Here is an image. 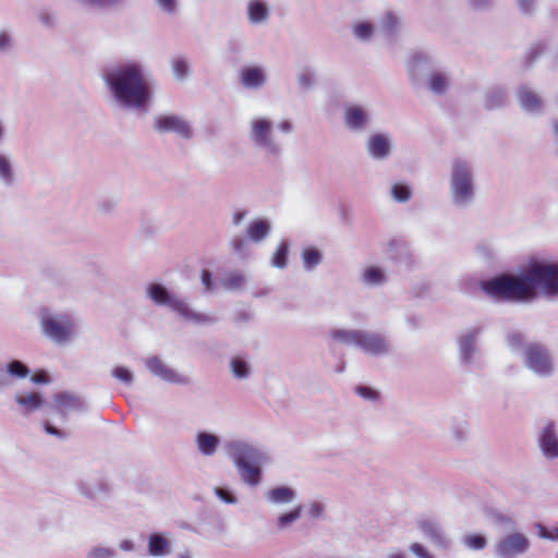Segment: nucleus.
<instances>
[{"label":"nucleus","mask_w":558,"mask_h":558,"mask_svg":"<svg viewBox=\"0 0 558 558\" xmlns=\"http://www.w3.org/2000/svg\"><path fill=\"white\" fill-rule=\"evenodd\" d=\"M201 281L204 286L205 293H213L217 290V284L213 278V272L209 269L204 268L201 271Z\"/></svg>","instance_id":"obj_54"},{"label":"nucleus","mask_w":558,"mask_h":558,"mask_svg":"<svg viewBox=\"0 0 558 558\" xmlns=\"http://www.w3.org/2000/svg\"><path fill=\"white\" fill-rule=\"evenodd\" d=\"M16 172L11 156L0 151V183L5 187H12L16 184Z\"/></svg>","instance_id":"obj_31"},{"label":"nucleus","mask_w":558,"mask_h":558,"mask_svg":"<svg viewBox=\"0 0 558 558\" xmlns=\"http://www.w3.org/2000/svg\"><path fill=\"white\" fill-rule=\"evenodd\" d=\"M476 284L480 286V281H476V279L472 277H463L459 281V289L464 293H470L476 287Z\"/></svg>","instance_id":"obj_60"},{"label":"nucleus","mask_w":558,"mask_h":558,"mask_svg":"<svg viewBox=\"0 0 558 558\" xmlns=\"http://www.w3.org/2000/svg\"><path fill=\"white\" fill-rule=\"evenodd\" d=\"M475 252L480 258L487 264H493L496 259V252L492 244L487 242H480L475 246Z\"/></svg>","instance_id":"obj_47"},{"label":"nucleus","mask_w":558,"mask_h":558,"mask_svg":"<svg viewBox=\"0 0 558 558\" xmlns=\"http://www.w3.org/2000/svg\"><path fill=\"white\" fill-rule=\"evenodd\" d=\"M78 490L84 497H86L90 500L96 499V490H95L93 484L86 483V482H80Z\"/></svg>","instance_id":"obj_61"},{"label":"nucleus","mask_w":558,"mask_h":558,"mask_svg":"<svg viewBox=\"0 0 558 558\" xmlns=\"http://www.w3.org/2000/svg\"><path fill=\"white\" fill-rule=\"evenodd\" d=\"M171 70L175 80L180 82L186 81L191 73L190 63L183 57H175L171 59Z\"/></svg>","instance_id":"obj_38"},{"label":"nucleus","mask_w":558,"mask_h":558,"mask_svg":"<svg viewBox=\"0 0 558 558\" xmlns=\"http://www.w3.org/2000/svg\"><path fill=\"white\" fill-rule=\"evenodd\" d=\"M81 1L86 4L93 5V7H97V8H101V9H110V8H116V7L120 5L125 0H81Z\"/></svg>","instance_id":"obj_58"},{"label":"nucleus","mask_w":558,"mask_h":558,"mask_svg":"<svg viewBox=\"0 0 558 558\" xmlns=\"http://www.w3.org/2000/svg\"><path fill=\"white\" fill-rule=\"evenodd\" d=\"M43 335L58 345L70 342L75 336L73 317L68 313L52 312L43 307L38 313Z\"/></svg>","instance_id":"obj_8"},{"label":"nucleus","mask_w":558,"mask_h":558,"mask_svg":"<svg viewBox=\"0 0 558 558\" xmlns=\"http://www.w3.org/2000/svg\"><path fill=\"white\" fill-rule=\"evenodd\" d=\"M266 82V71L260 65H246L240 71V83L247 89H259Z\"/></svg>","instance_id":"obj_22"},{"label":"nucleus","mask_w":558,"mask_h":558,"mask_svg":"<svg viewBox=\"0 0 558 558\" xmlns=\"http://www.w3.org/2000/svg\"><path fill=\"white\" fill-rule=\"evenodd\" d=\"M508 104V92L505 86L494 85L484 94V107L488 111L501 109Z\"/></svg>","instance_id":"obj_24"},{"label":"nucleus","mask_w":558,"mask_h":558,"mask_svg":"<svg viewBox=\"0 0 558 558\" xmlns=\"http://www.w3.org/2000/svg\"><path fill=\"white\" fill-rule=\"evenodd\" d=\"M54 404H49L48 409L56 411L62 421L68 420L70 411H86L85 402L76 395L69 391H60L53 396Z\"/></svg>","instance_id":"obj_16"},{"label":"nucleus","mask_w":558,"mask_h":558,"mask_svg":"<svg viewBox=\"0 0 558 558\" xmlns=\"http://www.w3.org/2000/svg\"><path fill=\"white\" fill-rule=\"evenodd\" d=\"M225 449L245 484L256 486L262 482V466L269 461L266 452L242 440L229 441L226 444Z\"/></svg>","instance_id":"obj_3"},{"label":"nucleus","mask_w":558,"mask_h":558,"mask_svg":"<svg viewBox=\"0 0 558 558\" xmlns=\"http://www.w3.org/2000/svg\"><path fill=\"white\" fill-rule=\"evenodd\" d=\"M111 376L128 387L132 386L135 379L133 372L129 367L122 365L113 367L111 369Z\"/></svg>","instance_id":"obj_45"},{"label":"nucleus","mask_w":558,"mask_h":558,"mask_svg":"<svg viewBox=\"0 0 558 558\" xmlns=\"http://www.w3.org/2000/svg\"><path fill=\"white\" fill-rule=\"evenodd\" d=\"M171 542L161 532L150 533L148 536L147 550L153 557H165L170 554Z\"/></svg>","instance_id":"obj_27"},{"label":"nucleus","mask_w":558,"mask_h":558,"mask_svg":"<svg viewBox=\"0 0 558 558\" xmlns=\"http://www.w3.org/2000/svg\"><path fill=\"white\" fill-rule=\"evenodd\" d=\"M118 551L111 547L101 545L93 546L85 555V558H117Z\"/></svg>","instance_id":"obj_46"},{"label":"nucleus","mask_w":558,"mask_h":558,"mask_svg":"<svg viewBox=\"0 0 558 558\" xmlns=\"http://www.w3.org/2000/svg\"><path fill=\"white\" fill-rule=\"evenodd\" d=\"M3 369L8 378L11 376L23 379L32 373L31 368L23 361L16 359L9 361Z\"/></svg>","instance_id":"obj_36"},{"label":"nucleus","mask_w":558,"mask_h":558,"mask_svg":"<svg viewBox=\"0 0 558 558\" xmlns=\"http://www.w3.org/2000/svg\"><path fill=\"white\" fill-rule=\"evenodd\" d=\"M524 266L533 303L541 298L558 301V260L531 256Z\"/></svg>","instance_id":"obj_4"},{"label":"nucleus","mask_w":558,"mask_h":558,"mask_svg":"<svg viewBox=\"0 0 558 558\" xmlns=\"http://www.w3.org/2000/svg\"><path fill=\"white\" fill-rule=\"evenodd\" d=\"M245 282V277L240 272H231L223 280L222 286L226 290L236 291Z\"/></svg>","instance_id":"obj_49"},{"label":"nucleus","mask_w":558,"mask_h":558,"mask_svg":"<svg viewBox=\"0 0 558 558\" xmlns=\"http://www.w3.org/2000/svg\"><path fill=\"white\" fill-rule=\"evenodd\" d=\"M205 532L209 535H222L226 532V523L220 517L214 515L205 523Z\"/></svg>","instance_id":"obj_50"},{"label":"nucleus","mask_w":558,"mask_h":558,"mask_svg":"<svg viewBox=\"0 0 558 558\" xmlns=\"http://www.w3.org/2000/svg\"><path fill=\"white\" fill-rule=\"evenodd\" d=\"M303 267L306 271L314 270L323 262V253L316 246H306L301 253Z\"/></svg>","instance_id":"obj_35"},{"label":"nucleus","mask_w":558,"mask_h":558,"mask_svg":"<svg viewBox=\"0 0 558 558\" xmlns=\"http://www.w3.org/2000/svg\"><path fill=\"white\" fill-rule=\"evenodd\" d=\"M530 539L520 532L507 534L495 545L497 558H514L524 555L530 548Z\"/></svg>","instance_id":"obj_14"},{"label":"nucleus","mask_w":558,"mask_h":558,"mask_svg":"<svg viewBox=\"0 0 558 558\" xmlns=\"http://www.w3.org/2000/svg\"><path fill=\"white\" fill-rule=\"evenodd\" d=\"M343 122L348 130L361 133L367 129L371 122V114L368 110L361 105H348L343 111Z\"/></svg>","instance_id":"obj_17"},{"label":"nucleus","mask_w":558,"mask_h":558,"mask_svg":"<svg viewBox=\"0 0 558 558\" xmlns=\"http://www.w3.org/2000/svg\"><path fill=\"white\" fill-rule=\"evenodd\" d=\"M410 550L417 558H435L422 544L413 543L410 545Z\"/></svg>","instance_id":"obj_62"},{"label":"nucleus","mask_w":558,"mask_h":558,"mask_svg":"<svg viewBox=\"0 0 558 558\" xmlns=\"http://www.w3.org/2000/svg\"><path fill=\"white\" fill-rule=\"evenodd\" d=\"M101 77L118 108L146 114L154 100L153 81L138 61L104 69Z\"/></svg>","instance_id":"obj_1"},{"label":"nucleus","mask_w":558,"mask_h":558,"mask_svg":"<svg viewBox=\"0 0 558 558\" xmlns=\"http://www.w3.org/2000/svg\"><path fill=\"white\" fill-rule=\"evenodd\" d=\"M515 98L520 108L530 114L539 116L544 111L543 99L526 85H521L515 89Z\"/></svg>","instance_id":"obj_19"},{"label":"nucleus","mask_w":558,"mask_h":558,"mask_svg":"<svg viewBox=\"0 0 558 558\" xmlns=\"http://www.w3.org/2000/svg\"><path fill=\"white\" fill-rule=\"evenodd\" d=\"M270 9L264 0H251L247 3V19L253 25H259L268 21Z\"/></svg>","instance_id":"obj_29"},{"label":"nucleus","mask_w":558,"mask_h":558,"mask_svg":"<svg viewBox=\"0 0 558 558\" xmlns=\"http://www.w3.org/2000/svg\"><path fill=\"white\" fill-rule=\"evenodd\" d=\"M506 343L512 352L520 353L521 355L523 350H525L526 345L529 344L525 341V335L515 330L507 333Z\"/></svg>","instance_id":"obj_39"},{"label":"nucleus","mask_w":558,"mask_h":558,"mask_svg":"<svg viewBox=\"0 0 558 558\" xmlns=\"http://www.w3.org/2000/svg\"><path fill=\"white\" fill-rule=\"evenodd\" d=\"M271 231V223L266 218L253 219L246 229V238L254 243L264 241Z\"/></svg>","instance_id":"obj_28"},{"label":"nucleus","mask_w":558,"mask_h":558,"mask_svg":"<svg viewBox=\"0 0 558 558\" xmlns=\"http://www.w3.org/2000/svg\"><path fill=\"white\" fill-rule=\"evenodd\" d=\"M250 138L253 144L265 149L270 156L279 157L281 146L272 137V121L268 118H255L251 121Z\"/></svg>","instance_id":"obj_12"},{"label":"nucleus","mask_w":558,"mask_h":558,"mask_svg":"<svg viewBox=\"0 0 558 558\" xmlns=\"http://www.w3.org/2000/svg\"><path fill=\"white\" fill-rule=\"evenodd\" d=\"M483 331L482 325H474L464 328L457 335V357L461 367L466 369L481 367L483 353L480 341Z\"/></svg>","instance_id":"obj_9"},{"label":"nucleus","mask_w":558,"mask_h":558,"mask_svg":"<svg viewBox=\"0 0 558 558\" xmlns=\"http://www.w3.org/2000/svg\"><path fill=\"white\" fill-rule=\"evenodd\" d=\"M43 427H44V430L51 435V436H54L61 440H65L69 438V433L65 432V430H62L58 427H56L52 423H50L49 421H45L43 423Z\"/></svg>","instance_id":"obj_57"},{"label":"nucleus","mask_w":558,"mask_h":558,"mask_svg":"<svg viewBox=\"0 0 558 558\" xmlns=\"http://www.w3.org/2000/svg\"><path fill=\"white\" fill-rule=\"evenodd\" d=\"M158 7L168 14L177 11V0H155Z\"/></svg>","instance_id":"obj_63"},{"label":"nucleus","mask_w":558,"mask_h":558,"mask_svg":"<svg viewBox=\"0 0 558 558\" xmlns=\"http://www.w3.org/2000/svg\"><path fill=\"white\" fill-rule=\"evenodd\" d=\"M523 365L541 378H549L555 373V363L548 348L539 342H531L522 352Z\"/></svg>","instance_id":"obj_10"},{"label":"nucleus","mask_w":558,"mask_h":558,"mask_svg":"<svg viewBox=\"0 0 558 558\" xmlns=\"http://www.w3.org/2000/svg\"><path fill=\"white\" fill-rule=\"evenodd\" d=\"M399 26L400 20L392 11L385 13L379 25L381 34L389 43L395 41L399 32Z\"/></svg>","instance_id":"obj_32"},{"label":"nucleus","mask_w":558,"mask_h":558,"mask_svg":"<svg viewBox=\"0 0 558 558\" xmlns=\"http://www.w3.org/2000/svg\"><path fill=\"white\" fill-rule=\"evenodd\" d=\"M118 202L112 198H101L97 203V208L100 213L105 215H110L113 213L114 208L117 207Z\"/></svg>","instance_id":"obj_59"},{"label":"nucleus","mask_w":558,"mask_h":558,"mask_svg":"<svg viewBox=\"0 0 558 558\" xmlns=\"http://www.w3.org/2000/svg\"><path fill=\"white\" fill-rule=\"evenodd\" d=\"M290 252V242L282 240L271 256V265L278 269H284L288 266V257Z\"/></svg>","instance_id":"obj_37"},{"label":"nucleus","mask_w":558,"mask_h":558,"mask_svg":"<svg viewBox=\"0 0 558 558\" xmlns=\"http://www.w3.org/2000/svg\"><path fill=\"white\" fill-rule=\"evenodd\" d=\"M298 85L304 92L311 90L315 86V76L310 69L300 71L296 75Z\"/></svg>","instance_id":"obj_48"},{"label":"nucleus","mask_w":558,"mask_h":558,"mask_svg":"<svg viewBox=\"0 0 558 558\" xmlns=\"http://www.w3.org/2000/svg\"><path fill=\"white\" fill-rule=\"evenodd\" d=\"M418 529L423 535L433 544L441 548H448L450 543L442 535L440 526L430 520H422L418 522Z\"/></svg>","instance_id":"obj_26"},{"label":"nucleus","mask_w":558,"mask_h":558,"mask_svg":"<svg viewBox=\"0 0 558 558\" xmlns=\"http://www.w3.org/2000/svg\"><path fill=\"white\" fill-rule=\"evenodd\" d=\"M452 80L450 73L441 66H438L421 87L426 88L434 96L442 97L451 88Z\"/></svg>","instance_id":"obj_20"},{"label":"nucleus","mask_w":558,"mask_h":558,"mask_svg":"<svg viewBox=\"0 0 558 558\" xmlns=\"http://www.w3.org/2000/svg\"><path fill=\"white\" fill-rule=\"evenodd\" d=\"M389 258L399 265H403L408 268L414 264L412 252L405 241L392 239L388 242L387 250Z\"/></svg>","instance_id":"obj_23"},{"label":"nucleus","mask_w":558,"mask_h":558,"mask_svg":"<svg viewBox=\"0 0 558 558\" xmlns=\"http://www.w3.org/2000/svg\"><path fill=\"white\" fill-rule=\"evenodd\" d=\"M195 444L198 451L206 457L216 453L220 446V437L207 430H201L195 436Z\"/></svg>","instance_id":"obj_25"},{"label":"nucleus","mask_w":558,"mask_h":558,"mask_svg":"<svg viewBox=\"0 0 558 558\" xmlns=\"http://www.w3.org/2000/svg\"><path fill=\"white\" fill-rule=\"evenodd\" d=\"M243 40L236 37H232L227 41V52L232 61H235L243 51Z\"/></svg>","instance_id":"obj_52"},{"label":"nucleus","mask_w":558,"mask_h":558,"mask_svg":"<svg viewBox=\"0 0 558 558\" xmlns=\"http://www.w3.org/2000/svg\"><path fill=\"white\" fill-rule=\"evenodd\" d=\"M438 66L436 59L424 50L412 52L407 60L408 76L414 87H421Z\"/></svg>","instance_id":"obj_11"},{"label":"nucleus","mask_w":558,"mask_h":558,"mask_svg":"<svg viewBox=\"0 0 558 558\" xmlns=\"http://www.w3.org/2000/svg\"><path fill=\"white\" fill-rule=\"evenodd\" d=\"M354 392L362 399H364L366 401H371V402H377L381 398V393L379 390H377L376 388H374L372 386L364 385V384L356 385L354 387Z\"/></svg>","instance_id":"obj_43"},{"label":"nucleus","mask_w":558,"mask_h":558,"mask_svg":"<svg viewBox=\"0 0 558 558\" xmlns=\"http://www.w3.org/2000/svg\"><path fill=\"white\" fill-rule=\"evenodd\" d=\"M539 449L546 459H558V435L556 425L548 421L537 437Z\"/></svg>","instance_id":"obj_18"},{"label":"nucleus","mask_w":558,"mask_h":558,"mask_svg":"<svg viewBox=\"0 0 558 558\" xmlns=\"http://www.w3.org/2000/svg\"><path fill=\"white\" fill-rule=\"evenodd\" d=\"M353 35L360 40H368L374 34V25L368 21L354 23L352 26Z\"/></svg>","instance_id":"obj_44"},{"label":"nucleus","mask_w":558,"mask_h":558,"mask_svg":"<svg viewBox=\"0 0 558 558\" xmlns=\"http://www.w3.org/2000/svg\"><path fill=\"white\" fill-rule=\"evenodd\" d=\"M265 498L268 502L274 505H284L290 504L295 500L296 493L295 490L287 485H279L271 489H269L265 494Z\"/></svg>","instance_id":"obj_30"},{"label":"nucleus","mask_w":558,"mask_h":558,"mask_svg":"<svg viewBox=\"0 0 558 558\" xmlns=\"http://www.w3.org/2000/svg\"><path fill=\"white\" fill-rule=\"evenodd\" d=\"M366 149L373 159L385 160L391 155L392 143L387 134L375 133L368 137Z\"/></svg>","instance_id":"obj_21"},{"label":"nucleus","mask_w":558,"mask_h":558,"mask_svg":"<svg viewBox=\"0 0 558 558\" xmlns=\"http://www.w3.org/2000/svg\"><path fill=\"white\" fill-rule=\"evenodd\" d=\"M154 130L161 135L173 133L183 140H191L194 135L191 123L174 113H165L155 117Z\"/></svg>","instance_id":"obj_13"},{"label":"nucleus","mask_w":558,"mask_h":558,"mask_svg":"<svg viewBox=\"0 0 558 558\" xmlns=\"http://www.w3.org/2000/svg\"><path fill=\"white\" fill-rule=\"evenodd\" d=\"M215 495L227 505H235L238 502V498L234 493L228 487H216Z\"/></svg>","instance_id":"obj_55"},{"label":"nucleus","mask_w":558,"mask_h":558,"mask_svg":"<svg viewBox=\"0 0 558 558\" xmlns=\"http://www.w3.org/2000/svg\"><path fill=\"white\" fill-rule=\"evenodd\" d=\"M331 337L341 343L353 344L371 356H386L392 352L390 341L379 332L360 329H333Z\"/></svg>","instance_id":"obj_6"},{"label":"nucleus","mask_w":558,"mask_h":558,"mask_svg":"<svg viewBox=\"0 0 558 558\" xmlns=\"http://www.w3.org/2000/svg\"><path fill=\"white\" fill-rule=\"evenodd\" d=\"M482 291L495 302L510 304H533L532 289L527 281L525 266L517 272H499L487 279L480 280Z\"/></svg>","instance_id":"obj_2"},{"label":"nucleus","mask_w":558,"mask_h":558,"mask_svg":"<svg viewBox=\"0 0 558 558\" xmlns=\"http://www.w3.org/2000/svg\"><path fill=\"white\" fill-rule=\"evenodd\" d=\"M535 527L537 529V535L541 538L548 541H558V525L554 529L553 532H549L547 527L541 522L535 523Z\"/></svg>","instance_id":"obj_56"},{"label":"nucleus","mask_w":558,"mask_h":558,"mask_svg":"<svg viewBox=\"0 0 558 558\" xmlns=\"http://www.w3.org/2000/svg\"><path fill=\"white\" fill-rule=\"evenodd\" d=\"M363 281L369 286H380L386 281V275L381 268L369 266L363 272Z\"/></svg>","instance_id":"obj_40"},{"label":"nucleus","mask_w":558,"mask_h":558,"mask_svg":"<svg viewBox=\"0 0 558 558\" xmlns=\"http://www.w3.org/2000/svg\"><path fill=\"white\" fill-rule=\"evenodd\" d=\"M521 13L531 15L534 12V0H515Z\"/></svg>","instance_id":"obj_64"},{"label":"nucleus","mask_w":558,"mask_h":558,"mask_svg":"<svg viewBox=\"0 0 558 558\" xmlns=\"http://www.w3.org/2000/svg\"><path fill=\"white\" fill-rule=\"evenodd\" d=\"M390 195L398 203H407L412 197V189L403 182L395 183L390 189Z\"/></svg>","instance_id":"obj_42"},{"label":"nucleus","mask_w":558,"mask_h":558,"mask_svg":"<svg viewBox=\"0 0 558 558\" xmlns=\"http://www.w3.org/2000/svg\"><path fill=\"white\" fill-rule=\"evenodd\" d=\"M464 544L473 550H482L487 545V539L483 534L474 533L464 537Z\"/></svg>","instance_id":"obj_51"},{"label":"nucleus","mask_w":558,"mask_h":558,"mask_svg":"<svg viewBox=\"0 0 558 558\" xmlns=\"http://www.w3.org/2000/svg\"><path fill=\"white\" fill-rule=\"evenodd\" d=\"M145 367L155 377L174 385L187 386L191 379L187 376L179 374L173 368L166 365L157 355L149 356L145 360Z\"/></svg>","instance_id":"obj_15"},{"label":"nucleus","mask_w":558,"mask_h":558,"mask_svg":"<svg viewBox=\"0 0 558 558\" xmlns=\"http://www.w3.org/2000/svg\"><path fill=\"white\" fill-rule=\"evenodd\" d=\"M303 506L299 505L291 509L290 511H287L284 513H281L277 518V525L280 530H283L288 526H290L292 523H294L296 520H299L302 515Z\"/></svg>","instance_id":"obj_41"},{"label":"nucleus","mask_w":558,"mask_h":558,"mask_svg":"<svg viewBox=\"0 0 558 558\" xmlns=\"http://www.w3.org/2000/svg\"><path fill=\"white\" fill-rule=\"evenodd\" d=\"M146 298L156 306H166L185 322L195 325H211L217 319L205 313H199L190 307L187 302L179 298L173 291L161 282H149L145 288Z\"/></svg>","instance_id":"obj_5"},{"label":"nucleus","mask_w":558,"mask_h":558,"mask_svg":"<svg viewBox=\"0 0 558 558\" xmlns=\"http://www.w3.org/2000/svg\"><path fill=\"white\" fill-rule=\"evenodd\" d=\"M230 245L232 247L233 253L239 257L246 258L248 256V250L245 239L241 236H234L233 239H231Z\"/></svg>","instance_id":"obj_53"},{"label":"nucleus","mask_w":558,"mask_h":558,"mask_svg":"<svg viewBox=\"0 0 558 558\" xmlns=\"http://www.w3.org/2000/svg\"><path fill=\"white\" fill-rule=\"evenodd\" d=\"M450 196L458 208L471 206L475 197L473 173L468 161L454 159L450 173Z\"/></svg>","instance_id":"obj_7"},{"label":"nucleus","mask_w":558,"mask_h":558,"mask_svg":"<svg viewBox=\"0 0 558 558\" xmlns=\"http://www.w3.org/2000/svg\"><path fill=\"white\" fill-rule=\"evenodd\" d=\"M15 402L25 408L27 412L36 411L43 407L48 409V403L45 402V399L40 392H29L26 396L16 395L14 398Z\"/></svg>","instance_id":"obj_33"},{"label":"nucleus","mask_w":558,"mask_h":558,"mask_svg":"<svg viewBox=\"0 0 558 558\" xmlns=\"http://www.w3.org/2000/svg\"><path fill=\"white\" fill-rule=\"evenodd\" d=\"M230 371L234 378L243 380L250 377L252 367L245 356L236 355L230 360Z\"/></svg>","instance_id":"obj_34"}]
</instances>
